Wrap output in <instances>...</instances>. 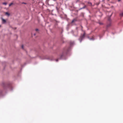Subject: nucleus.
I'll use <instances>...</instances> for the list:
<instances>
[{"mask_svg":"<svg viewBox=\"0 0 123 123\" xmlns=\"http://www.w3.org/2000/svg\"><path fill=\"white\" fill-rule=\"evenodd\" d=\"M85 33L84 32L83 34V35H82L81 36L79 39V40L80 42H81L82 41V40L84 38V37L85 36Z\"/></svg>","mask_w":123,"mask_h":123,"instance_id":"nucleus-1","label":"nucleus"},{"mask_svg":"<svg viewBox=\"0 0 123 123\" xmlns=\"http://www.w3.org/2000/svg\"><path fill=\"white\" fill-rule=\"evenodd\" d=\"M2 21L3 23H5L6 22V20L3 18L2 19Z\"/></svg>","mask_w":123,"mask_h":123,"instance_id":"nucleus-2","label":"nucleus"},{"mask_svg":"<svg viewBox=\"0 0 123 123\" xmlns=\"http://www.w3.org/2000/svg\"><path fill=\"white\" fill-rule=\"evenodd\" d=\"M76 19H73L72 21V23H73L75 21H76Z\"/></svg>","mask_w":123,"mask_h":123,"instance_id":"nucleus-3","label":"nucleus"},{"mask_svg":"<svg viewBox=\"0 0 123 123\" xmlns=\"http://www.w3.org/2000/svg\"><path fill=\"white\" fill-rule=\"evenodd\" d=\"M5 14L6 15H8V16H9L10 15V14L8 12H6L5 13Z\"/></svg>","mask_w":123,"mask_h":123,"instance_id":"nucleus-4","label":"nucleus"},{"mask_svg":"<svg viewBox=\"0 0 123 123\" xmlns=\"http://www.w3.org/2000/svg\"><path fill=\"white\" fill-rule=\"evenodd\" d=\"M120 15L121 16H123V12H122L120 14Z\"/></svg>","mask_w":123,"mask_h":123,"instance_id":"nucleus-5","label":"nucleus"},{"mask_svg":"<svg viewBox=\"0 0 123 123\" xmlns=\"http://www.w3.org/2000/svg\"><path fill=\"white\" fill-rule=\"evenodd\" d=\"M13 4V3H12L9 4V6H11Z\"/></svg>","mask_w":123,"mask_h":123,"instance_id":"nucleus-6","label":"nucleus"},{"mask_svg":"<svg viewBox=\"0 0 123 123\" xmlns=\"http://www.w3.org/2000/svg\"><path fill=\"white\" fill-rule=\"evenodd\" d=\"M3 4L4 5H6L7 4V3L6 2H4L3 3Z\"/></svg>","mask_w":123,"mask_h":123,"instance_id":"nucleus-7","label":"nucleus"},{"mask_svg":"<svg viewBox=\"0 0 123 123\" xmlns=\"http://www.w3.org/2000/svg\"><path fill=\"white\" fill-rule=\"evenodd\" d=\"M99 23L100 25H102L103 24V23L102 22H99Z\"/></svg>","mask_w":123,"mask_h":123,"instance_id":"nucleus-8","label":"nucleus"},{"mask_svg":"<svg viewBox=\"0 0 123 123\" xmlns=\"http://www.w3.org/2000/svg\"><path fill=\"white\" fill-rule=\"evenodd\" d=\"M63 56V54L61 55L60 56V58H62Z\"/></svg>","mask_w":123,"mask_h":123,"instance_id":"nucleus-9","label":"nucleus"},{"mask_svg":"<svg viewBox=\"0 0 123 123\" xmlns=\"http://www.w3.org/2000/svg\"><path fill=\"white\" fill-rule=\"evenodd\" d=\"M35 31H38V30L37 29H35Z\"/></svg>","mask_w":123,"mask_h":123,"instance_id":"nucleus-10","label":"nucleus"},{"mask_svg":"<svg viewBox=\"0 0 123 123\" xmlns=\"http://www.w3.org/2000/svg\"><path fill=\"white\" fill-rule=\"evenodd\" d=\"M22 4H26V3H25V2H22Z\"/></svg>","mask_w":123,"mask_h":123,"instance_id":"nucleus-11","label":"nucleus"},{"mask_svg":"<svg viewBox=\"0 0 123 123\" xmlns=\"http://www.w3.org/2000/svg\"><path fill=\"white\" fill-rule=\"evenodd\" d=\"M110 25H111V24H109V25H107V27H108L110 26Z\"/></svg>","mask_w":123,"mask_h":123,"instance_id":"nucleus-12","label":"nucleus"},{"mask_svg":"<svg viewBox=\"0 0 123 123\" xmlns=\"http://www.w3.org/2000/svg\"><path fill=\"white\" fill-rule=\"evenodd\" d=\"M21 47H22V48L23 49H24V47H23V45H22V46H21Z\"/></svg>","mask_w":123,"mask_h":123,"instance_id":"nucleus-13","label":"nucleus"},{"mask_svg":"<svg viewBox=\"0 0 123 123\" xmlns=\"http://www.w3.org/2000/svg\"><path fill=\"white\" fill-rule=\"evenodd\" d=\"M94 40V39L93 38L91 39L90 40Z\"/></svg>","mask_w":123,"mask_h":123,"instance_id":"nucleus-14","label":"nucleus"},{"mask_svg":"<svg viewBox=\"0 0 123 123\" xmlns=\"http://www.w3.org/2000/svg\"><path fill=\"white\" fill-rule=\"evenodd\" d=\"M56 62H57V61H58V59H57V60H56Z\"/></svg>","mask_w":123,"mask_h":123,"instance_id":"nucleus-15","label":"nucleus"},{"mask_svg":"<svg viewBox=\"0 0 123 123\" xmlns=\"http://www.w3.org/2000/svg\"><path fill=\"white\" fill-rule=\"evenodd\" d=\"M34 36H35L36 35V34H34Z\"/></svg>","mask_w":123,"mask_h":123,"instance_id":"nucleus-16","label":"nucleus"},{"mask_svg":"<svg viewBox=\"0 0 123 123\" xmlns=\"http://www.w3.org/2000/svg\"><path fill=\"white\" fill-rule=\"evenodd\" d=\"M120 0H118V1H119Z\"/></svg>","mask_w":123,"mask_h":123,"instance_id":"nucleus-17","label":"nucleus"},{"mask_svg":"<svg viewBox=\"0 0 123 123\" xmlns=\"http://www.w3.org/2000/svg\"><path fill=\"white\" fill-rule=\"evenodd\" d=\"M109 20H110V19H109Z\"/></svg>","mask_w":123,"mask_h":123,"instance_id":"nucleus-18","label":"nucleus"},{"mask_svg":"<svg viewBox=\"0 0 123 123\" xmlns=\"http://www.w3.org/2000/svg\"><path fill=\"white\" fill-rule=\"evenodd\" d=\"M1 27V25H0V27Z\"/></svg>","mask_w":123,"mask_h":123,"instance_id":"nucleus-19","label":"nucleus"}]
</instances>
